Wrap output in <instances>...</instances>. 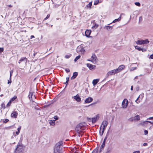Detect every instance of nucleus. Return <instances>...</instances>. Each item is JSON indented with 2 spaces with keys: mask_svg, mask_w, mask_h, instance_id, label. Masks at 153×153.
Listing matches in <instances>:
<instances>
[{
  "mask_svg": "<svg viewBox=\"0 0 153 153\" xmlns=\"http://www.w3.org/2000/svg\"><path fill=\"white\" fill-rule=\"evenodd\" d=\"M142 19V16H140L139 17V20H141Z\"/></svg>",
  "mask_w": 153,
  "mask_h": 153,
  "instance_id": "obj_64",
  "label": "nucleus"
},
{
  "mask_svg": "<svg viewBox=\"0 0 153 153\" xmlns=\"http://www.w3.org/2000/svg\"><path fill=\"white\" fill-rule=\"evenodd\" d=\"M128 120L129 121H131V122L134 121V117H131V118H130L128 119Z\"/></svg>",
  "mask_w": 153,
  "mask_h": 153,
  "instance_id": "obj_41",
  "label": "nucleus"
},
{
  "mask_svg": "<svg viewBox=\"0 0 153 153\" xmlns=\"http://www.w3.org/2000/svg\"><path fill=\"white\" fill-rule=\"evenodd\" d=\"M134 117V121H138L140 120V116L138 115H136Z\"/></svg>",
  "mask_w": 153,
  "mask_h": 153,
  "instance_id": "obj_26",
  "label": "nucleus"
},
{
  "mask_svg": "<svg viewBox=\"0 0 153 153\" xmlns=\"http://www.w3.org/2000/svg\"><path fill=\"white\" fill-rule=\"evenodd\" d=\"M9 121V120L8 119H5L4 120H3V122L5 123H6L7 122Z\"/></svg>",
  "mask_w": 153,
  "mask_h": 153,
  "instance_id": "obj_43",
  "label": "nucleus"
},
{
  "mask_svg": "<svg viewBox=\"0 0 153 153\" xmlns=\"http://www.w3.org/2000/svg\"><path fill=\"white\" fill-rule=\"evenodd\" d=\"M147 120H153V117H150L147 119Z\"/></svg>",
  "mask_w": 153,
  "mask_h": 153,
  "instance_id": "obj_54",
  "label": "nucleus"
},
{
  "mask_svg": "<svg viewBox=\"0 0 153 153\" xmlns=\"http://www.w3.org/2000/svg\"><path fill=\"white\" fill-rule=\"evenodd\" d=\"M92 4V2H91L86 5V7L88 8H91V7Z\"/></svg>",
  "mask_w": 153,
  "mask_h": 153,
  "instance_id": "obj_29",
  "label": "nucleus"
},
{
  "mask_svg": "<svg viewBox=\"0 0 153 153\" xmlns=\"http://www.w3.org/2000/svg\"><path fill=\"white\" fill-rule=\"evenodd\" d=\"M27 59L25 57H22L19 60L18 63L19 64H21L24 65H26L27 63Z\"/></svg>",
  "mask_w": 153,
  "mask_h": 153,
  "instance_id": "obj_4",
  "label": "nucleus"
},
{
  "mask_svg": "<svg viewBox=\"0 0 153 153\" xmlns=\"http://www.w3.org/2000/svg\"><path fill=\"white\" fill-rule=\"evenodd\" d=\"M99 79H94L92 82V83L94 85H95L98 82Z\"/></svg>",
  "mask_w": 153,
  "mask_h": 153,
  "instance_id": "obj_19",
  "label": "nucleus"
},
{
  "mask_svg": "<svg viewBox=\"0 0 153 153\" xmlns=\"http://www.w3.org/2000/svg\"><path fill=\"white\" fill-rule=\"evenodd\" d=\"M73 97L77 102H79L81 101V98L78 94H77L76 96H74Z\"/></svg>",
  "mask_w": 153,
  "mask_h": 153,
  "instance_id": "obj_11",
  "label": "nucleus"
},
{
  "mask_svg": "<svg viewBox=\"0 0 153 153\" xmlns=\"http://www.w3.org/2000/svg\"><path fill=\"white\" fill-rule=\"evenodd\" d=\"M147 121V123H151V124H153V122H151V121Z\"/></svg>",
  "mask_w": 153,
  "mask_h": 153,
  "instance_id": "obj_51",
  "label": "nucleus"
},
{
  "mask_svg": "<svg viewBox=\"0 0 153 153\" xmlns=\"http://www.w3.org/2000/svg\"><path fill=\"white\" fill-rule=\"evenodd\" d=\"M147 145V144L146 143H144L143 144V145L144 146H146Z\"/></svg>",
  "mask_w": 153,
  "mask_h": 153,
  "instance_id": "obj_58",
  "label": "nucleus"
},
{
  "mask_svg": "<svg viewBox=\"0 0 153 153\" xmlns=\"http://www.w3.org/2000/svg\"><path fill=\"white\" fill-rule=\"evenodd\" d=\"M91 33V31L90 30H87L85 32L86 36L88 37H89Z\"/></svg>",
  "mask_w": 153,
  "mask_h": 153,
  "instance_id": "obj_15",
  "label": "nucleus"
},
{
  "mask_svg": "<svg viewBox=\"0 0 153 153\" xmlns=\"http://www.w3.org/2000/svg\"><path fill=\"white\" fill-rule=\"evenodd\" d=\"M11 102L10 100L9 102L8 103L7 105V106H10V104H11Z\"/></svg>",
  "mask_w": 153,
  "mask_h": 153,
  "instance_id": "obj_44",
  "label": "nucleus"
},
{
  "mask_svg": "<svg viewBox=\"0 0 153 153\" xmlns=\"http://www.w3.org/2000/svg\"><path fill=\"white\" fill-rule=\"evenodd\" d=\"M71 56V54H70L69 55H66L65 57V58L67 59H68Z\"/></svg>",
  "mask_w": 153,
  "mask_h": 153,
  "instance_id": "obj_38",
  "label": "nucleus"
},
{
  "mask_svg": "<svg viewBox=\"0 0 153 153\" xmlns=\"http://www.w3.org/2000/svg\"><path fill=\"white\" fill-rule=\"evenodd\" d=\"M99 2V0H97L95 1L94 4V5H97V4Z\"/></svg>",
  "mask_w": 153,
  "mask_h": 153,
  "instance_id": "obj_40",
  "label": "nucleus"
},
{
  "mask_svg": "<svg viewBox=\"0 0 153 153\" xmlns=\"http://www.w3.org/2000/svg\"><path fill=\"white\" fill-rule=\"evenodd\" d=\"M65 71L67 72H70V70L68 68H66L65 69Z\"/></svg>",
  "mask_w": 153,
  "mask_h": 153,
  "instance_id": "obj_47",
  "label": "nucleus"
},
{
  "mask_svg": "<svg viewBox=\"0 0 153 153\" xmlns=\"http://www.w3.org/2000/svg\"><path fill=\"white\" fill-rule=\"evenodd\" d=\"M21 129V126H20L17 128V130L18 131L20 132V131Z\"/></svg>",
  "mask_w": 153,
  "mask_h": 153,
  "instance_id": "obj_49",
  "label": "nucleus"
},
{
  "mask_svg": "<svg viewBox=\"0 0 153 153\" xmlns=\"http://www.w3.org/2000/svg\"><path fill=\"white\" fill-rule=\"evenodd\" d=\"M24 149L22 146L19 145L17 146L15 150V153H23Z\"/></svg>",
  "mask_w": 153,
  "mask_h": 153,
  "instance_id": "obj_3",
  "label": "nucleus"
},
{
  "mask_svg": "<svg viewBox=\"0 0 153 153\" xmlns=\"http://www.w3.org/2000/svg\"><path fill=\"white\" fill-rule=\"evenodd\" d=\"M143 40V44H148L149 43V42L147 39Z\"/></svg>",
  "mask_w": 153,
  "mask_h": 153,
  "instance_id": "obj_33",
  "label": "nucleus"
},
{
  "mask_svg": "<svg viewBox=\"0 0 153 153\" xmlns=\"http://www.w3.org/2000/svg\"><path fill=\"white\" fill-rule=\"evenodd\" d=\"M107 138V137H105L103 141H104V142L105 141V142Z\"/></svg>",
  "mask_w": 153,
  "mask_h": 153,
  "instance_id": "obj_59",
  "label": "nucleus"
},
{
  "mask_svg": "<svg viewBox=\"0 0 153 153\" xmlns=\"http://www.w3.org/2000/svg\"><path fill=\"white\" fill-rule=\"evenodd\" d=\"M87 66L89 68L90 70H92L95 67V66L89 63H88L86 64Z\"/></svg>",
  "mask_w": 153,
  "mask_h": 153,
  "instance_id": "obj_16",
  "label": "nucleus"
},
{
  "mask_svg": "<svg viewBox=\"0 0 153 153\" xmlns=\"http://www.w3.org/2000/svg\"><path fill=\"white\" fill-rule=\"evenodd\" d=\"M19 131H17L16 132V134L18 135L19 134Z\"/></svg>",
  "mask_w": 153,
  "mask_h": 153,
  "instance_id": "obj_63",
  "label": "nucleus"
},
{
  "mask_svg": "<svg viewBox=\"0 0 153 153\" xmlns=\"http://www.w3.org/2000/svg\"><path fill=\"white\" fill-rule=\"evenodd\" d=\"M150 57L152 59H153V54L151 55L150 56Z\"/></svg>",
  "mask_w": 153,
  "mask_h": 153,
  "instance_id": "obj_61",
  "label": "nucleus"
},
{
  "mask_svg": "<svg viewBox=\"0 0 153 153\" xmlns=\"http://www.w3.org/2000/svg\"><path fill=\"white\" fill-rule=\"evenodd\" d=\"M33 93L34 92H32V91H30L29 92L28 97H29V99L30 100H31V99L32 96L33 95Z\"/></svg>",
  "mask_w": 153,
  "mask_h": 153,
  "instance_id": "obj_20",
  "label": "nucleus"
},
{
  "mask_svg": "<svg viewBox=\"0 0 153 153\" xmlns=\"http://www.w3.org/2000/svg\"><path fill=\"white\" fill-rule=\"evenodd\" d=\"M63 143L62 141H60L56 144L54 149V153H61L62 146Z\"/></svg>",
  "mask_w": 153,
  "mask_h": 153,
  "instance_id": "obj_1",
  "label": "nucleus"
},
{
  "mask_svg": "<svg viewBox=\"0 0 153 153\" xmlns=\"http://www.w3.org/2000/svg\"><path fill=\"white\" fill-rule=\"evenodd\" d=\"M113 26H105V28L108 30H111Z\"/></svg>",
  "mask_w": 153,
  "mask_h": 153,
  "instance_id": "obj_23",
  "label": "nucleus"
},
{
  "mask_svg": "<svg viewBox=\"0 0 153 153\" xmlns=\"http://www.w3.org/2000/svg\"><path fill=\"white\" fill-rule=\"evenodd\" d=\"M105 129H104V128H102L101 131H99V134H100V136H102L103 135Z\"/></svg>",
  "mask_w": 153,
  "mask_h": 153,
  "instance_id": "obj_25",
  "label": "nucleus"
},
{
  "mask_svg": "<svg viewBox=\"0 0 153 153\" xmlns=\"http://www.w3.org/2000/svg\"><path fill=\"white\" fill-rule=\"evenodd\" d=\"M69 77H66V82H65L64 83V84L66 85V87L68 85V83L69 80Z\"/></svg>",
  "mask_w": 153,
  "mask_h": 153,
  "instance_id": "obj_32",
  "label": "nucleus"
},
{
  "mask_svg": "<svg viewBox=\"0 0 153 153\" xmlns=\"http://www.w3.org/2000/svg\"><path fill=\"white\" fill-rule=\"evenodd\" d=\"M35 37L34 36L32 35L31 36L30 39H32L33 38H34Z\"/></svg>",
  "mask_w": 153,
  "mask_h": 153,
  "instance_id": "obj_62",
  "label": "nucleus"
},
{
  "mask_svg": "<svg viewBox=\"0 0 153 153\" xmlns=\"http://www.w3.org/2000/svg\"><path fill=\"white\" fill-rule=\"evenodd\" d=\"M108 124V122L106 120H104L102 122L101 124L102 126V128L105 129L106 127L107 126Z\"/></svg>",
  "mask_w": 153,
  "mask_h": 153,
  "instance_id": "obj_9",
  "label": "nucleus"
},
{
  "mask_svg": "<svg viewBox=\"0 0 153 153\" xmlns=\"http://www.w3.org/2000/svg\"><path fill=\"white\" fill-rule=\"evenodd\" d=\"M50 16V14H48L47 15L46 17V19H48Z\"/></svg>",
  "mask_w": 153,
  "mask_h": 153,
  "instance_id": "obj_60",
  "label": "nucleus"
},
{
  "mask_svg": "<svg viewBox=\"0 0 153 153\" xmlns=\"http://www.w3.org/2000/svg\"><path fill=\"white\" fill-rule=\"evenodd\" d=\"M100 115L98 114L96 115L93 118H92V123H94L99 118Z\"/></svg>",
  "mask_w": 153,
  "mask_h": 153,
  "instance_id": "obj_7",
  "label": "nucleus"
},
{
  "mask_svg": "<svg viewBox=\"0 0 153 153\" xmlns=\"http://www.w3.org/2000/svg\"><path fill=\"white\" fill-rule=\"evenodd\" d=\"M133 153H140L139 151H135L133 152Z\"/></svg>",
  "mask_w": 153,
  "mask_h": 153,
  "instance_id": "obj_52",
  "label": "nucleus"
},
{
  "mask_svg": "<svg viewBox=\"0 0 153 153\" xmlns=\"http://www.w3.org/2000/svg\"><path fill=\"white\" fill-rule=\"evenodd\" d=\"M4 50V49L2 48H0V52H2Z\"/></svg>",
  "mask_w": 153,
  "mask_h": 153,
  "instance_id": "obj_50",
  "label": "nucleus"
},
{
  "mask_svg": "<svg viewBox=\"0 0 153 153\" xmlns=\"http://www.w3.org/2000/svg\"><path fill=\"white\" fill-rule=\"evenodd\" d=\"M88 120L89 121H92V118H88Z\"/></svg>",
  "mask_w": 153,
  "mask_h": 153,
  "instance_id": "obj_53",
  "label": "nucleus"
},
{
  "mask_svg": "<svg viewBox=\"0 0 153 153\" xmlns=\"http://www.w3.org/2000/svg\"><path fill=\"white\" fill-rule=\"evenodd\" d=\"M143 52H145L146 51V48H142V50H141Z\"/></svg>",
  "mask_w": 153,
  "mask_h": 153,
  "instance_id": "obj_48",
  "label": "nucleus"
},
{
  "mask_svg": "<svg viewBox=\"0 0 153 153\" xmlns=\"http://www.w3.org/2000/svg\"><path fill=\"white\" fill-rule=\"evenodd\" d=\"M93 100V99L91 97H88L85 100V102L86 103H88L91 102Z\"/></svg>",
  "mask_w": 153,
  "mask_h": 153,
  "instance_id": "obj_12",
  "label": "nucleus"
},
{
  "mask_svg": "<svg viewBox=\"0 0 153 153\" xmlns=\"http://www.w3.org/2000/svg\"><path fill=\"white\" fill-rule=\"evenodd\" d=\"M136 49L138 50L139 51H141L142 50V48L140 47H139L138 46H137L135 47Z\"/></svg>",
  "mask_w": 153,
  "mask_h": 153,
  "instance_id": "obj_39",
  "label": "nucleus"
},
{
  "mask_svg": "<svg viewBox=\"0 0 153 153\" xmlns=\"http://www.w3.org/2000/svg\"><path fill=\"white\" fill-rule=\"evenodd\" d=\"M108 135H109V132H108V131L106 134V136L105 137H108Z\"/></svg>",
  "mask_w": 153,
  "mask_h": 153,
  "instance_id": "obj_56",
  "label": "nucleus"
},
{
  "mask_svg": "<svg viewBox=\"0 0 153 153\" xmlns=\"http://www.w3.org/2000/svg\"><path fill=\"white\" fill-rule=\"evenodd\" d=\"M17 97L16 96H14L11 99L10 101L12 102V101H14L16 98Z\"/></svg>",
  "mask_w": 153,
  "mask_h": 153,
  "instance_id": "obj_36",
  "label": "nucleus"
},
{
  "mask_svg": "<svg viewBox=\"0 0 153 153\" xmlns=\"http://www.w3.org/2000/svg\"><path fill=\"white\" fill-rule=\"evenodd\" d=\"M102 126L101 125L100 126V131H101V130H102Z\"/></svg>",
  "mask_w": 153,
  "mask_h": 153,
  "instance_id": "obj_57",
  "label": "nucleus"
},
{
  "mask_svg": "<svg viewBox=\"0 0 153 153\" xmlns=\"http://www.w3.org/2000/svg\"><path fill=\"white\" fill-rule=\"evenodd\" d=\"M140 97V96L138 97L137 99L135 100V102L137 103H138V102H137V101L138 100L139 98Z\"/></svg>",
  "mask_w": 153,
  "mask_h": 153,
  "instance_id": "obj_55",
  "label": "nucleus"
},
{
  "mask_svg": "<svg viewBox=\"0 0 153 153\" xmlns=\"http://www.w3.org/2000/svg\"><path fill=\"white\" fill-rule=\"evenodd\" d=\"M98 149H95L92 152V153H98Z\"/></svg>",
  "mask_w": 153,
  "mask_h": 153,
  "instance_id": "obj_35",
  "label": "nucleus"
},
{
  "mask_svg": "<svg viewBox=\"0 0 153 153\" xmlns=\"http://www.w3.org/2000/svg\"><path fill=\"white\" fill-rule=\"evenodd\" d=\"M117 73L115 69L111 71H108L107 74V76L111 75L113 74H114Z\"/></svg>",
  "mask_w": 153,
  "mask_h": 153,
  "instance_id": "obj_6",
  "label": "nucleus"
},
{
  "mask_svg": "<svg viewBox=\"0 0 153 153\" xmlns=\"http://www.w3.org/2000/svg\"><path fill=\"white\" fill-rule=\"evenodd\" d=\"M138 125L141 126H144L146 125H147V121H146L141 122L140 123H139Z\"/></svg>",
  "mask_w": 153,
  "mask_h": 153,
  "instance_id": "obj_24",
  "label": "nucleus"
},
{
  "mask_svg": "<svg viewBox=\"0 0 153 153\" xmlns=\"http://www.w3.org/2000/svg\"><path fill=\"white\" fill-rule=\"evenodd\" d=\"M76 50L77 51L81 52L82 53H84L85 51L83 48L80 46H79L77 47Z\"/></svg>",
  "mask_w": 153,
  "mask_h": 153,
  "instance_id": "obj_10",
  "label": "nucleus"
},
{
  "mask_svg": "<svg viewBox=\"0 0 153 153\" xmlns=\"http://www.w3.org/2000/svg\"><path fill=\"white\" fill-rule=\"evenodd\" d=\"M125 66L122 65L119 66L118 68L115 69L117 73L119 72L122 70H123L125 68Z\"/></svg>",
  "mask_w": 153,
  "mask_h": 153,
  "instance_id": "obj_8",
  "label": "nucleus"
},
{
  "mask_svg": "<svg viewBox=\"0 0 153 153\" xmlns=\"http://www.w3.org/2000/svg\"><path fill=\"white\" fill-rule=\"evenodd\" d=\"M11 117H12L16 118L18 116V113L16 111H14L11 114Z\"/></svg>",
  "mask_w": 153,
  "mask_h": 153,
  "instance_id": "obj_14",
  "label": "nucleus"
},
{
  "mask_svg": "<svg viewBox=\"0 0 153 153\" xmlns=\"http://www.w3.org/2000/svg\"><path fill=\"white\" fill-rule=\"evenodd\" d=\"M91 59L92 60L91 62H92L93 63H94V62H96V60L97 59L96 55L94 54H92L91 56Z\"/></svg>",
  "mask_w": 153,
  "mask_h": 153,
  "instance_id": "obj_13",
  "label": "nucleus"
},
{
  "mask_svg": "<svg viewBox=\"0 0 153 153\" xmlns=\"http://www.w3.org/2000/svg\"><path fill=\"white\" fill-rule=\"evenodd\" d=\"M85 124V123H81L76 126L75 128V130L78 131L79 134H81V132H82V130H83L85 129V127L84 125Z\"/></svg>",
  "mask_w": 153,
  "mask_h": 153,
  "instance_id": "obj_2",
  "label": "nucleus"
},
{
  "mask_svg": "<svg viewBox=\"0 0 153 153\" xmlns=\"http://www.w3.org/2000/svg\"><path fill=\"white\" fill-rule=\"evenodd\" d=\"M78 75V73L77 72H74L73 73V75L71 77V79H74Z\"/></svg>",
  "mask_w": 153,
  "mask_h": 153,
  "instance_id": "obj_17",
  "label": "nucleus"
},
{
  "mask_svg": "<svg viewBox=\"0 0 153 153\" xmlns=\"http://www.w3.org/2000/svg\"><path fill=\"white\" fill-rule=\"evenodd\" d=\"M55 120H51L49 123L51 125L53 126L55 125Z\"/></svg>",
  "mask_w": 153,
  "mask_h": 153,
  "instance_id": "obj_28",
  "label": "nucleus"
},
{
  "mask_svg": "<svg viewBox=\"0 0 153 153\" xmlns=\"http://www.w3.org/2000/svg\"><path fill=\"white\" fill-rule=\"evenodd\" d=\"M111 150V148L109 147L107 149V151L106 152V153H110Z\"/></svg>",
  "mask_w": 153,
  "mask_h": 153,
  "instance_id": "obj_30",
  "label": "nucleus"
},
{
  "mask_svg": "<svg viewBox=\"0 0 153 153\" xmlns=\"http://www.w3.org/2000/svg\"><path fill=\"white\" fill-rule=\"evenodd\" d=\"M105 141H103L102 144V145H101V146H100V149H102V148H103L105 146Z\"/></svg>",
  "mask_w": 153,
  "mask_h": 153,
  "instance_id": "obj_31",
  "label": "nucleus"
},
{
  "mask_svg": "<svg viewBox=\"0 0 153 153\" xmlns=\"http://www.w3.org/2000/svg\"><path fill=\"white\" fill-rule=\"evenodd\" d=\"M148 134V131L147 130H145L144 131V134L147 135Z\"/></svg>",
  "mask_w": 153,
  "mask_h": 153,
  "instance_id": "obj_46",
  "label": "nucleus"
},
{
  "mask_svg": "<svg viewBox=\"0 0 153 153\" xmlns=\"http://www.w3.org/2000/svg\"><path fill=\"white\" fill-rule=\"evenodd\" d=\"M121 19V16L120 15V16L118 19H114L112 22L113 23H114L116 22H117L119 21Z\"/></svg>",
  "mask_w": 153,
  "mask_h": 153,
  "instance_id": "obj_22",
  "label": "nucleus"
},
{
  "mask_svg": "<svg viewBox=\"0 0 153 153\" xmlns=\"http://www.w3.org/2000/svg\"><path fill=\"white\" fill-rule=\"evenodd\" d=\"M136 43L137 45H141L143 44V40H139L136 42Z\"/></svg>",
  "mask_w": 153,
  "mask_h": 153,
  "instance_id": "obj_21",
  "label": "nucleus"
},
{
  "mask_svg": "<svg viewBox=\"0 0 153 153\" xmlns=\"http://www.w3.org/2000/svg\"><path fill=\"white\" fill-rule=\"evenodd\" d=\"M98 26V25L95 23L94 25L92 27V29L93 30H94L97 29Z\"/></svg>",
  "mask_w": 153,
  "mask_h": 153,
  "instance_id": "obj_18",
  "label": "nucleus"
},
{
  "mask_svg": "<svg viewBox=\"0 0 153 153\" xmlns=\"http://www.w3.org/2000/svg\"><path fill=\"white\" fill-rule=\"evenodd\" d=\"M53 118L55 119L54 120H55L56 121V120L58 119V117L57 116H55Z\"/></svg>",
  "mask_w": 153,
  "mask_h": 153,
  "instance_id": "obj_45",
  "label": "nucleus"
},
{
  "mask_svg": "<svg viewBox=\"0 0 153 153\" xmlns=\"http://www.w3.org/2000/svg\"><path fill=\"white\" fill-rule=\"evenodd\" d=\"M136 69L137 68L136 67H132L130 68V71H132Z\"/></svg>",
  "mask_w": 153,
  "mask_h": 153,
  "instance_id": "obj_37",
  "label": "nucleus"
},
{
  "mask_svg": "<svg viewBox=\"0 0 153 153\" xmlns=\"http://www.w3.org/2000/svg\"><path fill=\"white\" fill-rule=\"evenodd\" d=\"M80 57V56L79 55L78 56H76L75 59H74V61L75 62L78 59H79Z\"/></svg>",
  "mask_w": 153,
  "mask_h": 153,
  "instance_id": "obj_34",
  "label": "nucleus"
},
{
  "mask_svg": "<svg viewBox=\"0 0 153 153\" xmlns=\"http://www.w3.org/2000/svg\"><path fill=\"white\" fill-rule=\"evenodd\" d=\"M128 100L126 99H124L122 103V106L123 108H126L128 105Z\"/></svg>",
  "mask_w": 153,
  "mask_h": 153,
  "instance_id": "obj_5",
  "label": "nucleus"
},
{
  "mask_svg": "<svg viewBox=\"0 0 153 153\" xmlns=\"http://www.w3.org/2000/svg\"><path fill=\"white\" fill-rule=\"evenodd\" d=\"M13 73V70L11 71L10 72V80L11 77V76H12ZM11 81H8V84H9V83H11Z\"/></svg>",
  "mask_w": 153,
  "mask_h": 153,
  "instance_id": "obj_27",
  "label": "nucleus"
},
{
  "mask_svg": "<svg viewBox=\"0 0 153 153\" xmlns=\"http://www.w3.org/2000/svg\"><path fill=\"white\" fill-rule=\"evenodd\" d=\"M135 4L137 6H140V3L138 2H136L135 3Z\"/></svg>",
  "mask_w": 153,
  "mask_h": 153,
  "instance_id": "obj_42",
  "label": "nucleus"
}]
</instances>
